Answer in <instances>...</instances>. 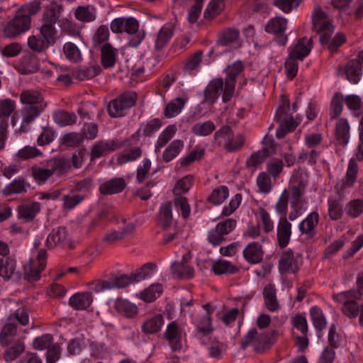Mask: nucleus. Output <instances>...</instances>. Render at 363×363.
<instances>
[{
  "label": "nucleus",
  "instance_id": "35",
  "mask_svg": "<svg viewBox=\"0 0 363 363\" xmlns=\"http://www.w3.org/2000/svg\"><path fill=\"white\" fill-rule=\"evenodd\" d=\"M20 100L25 106L46 105L42 94L34 90H25L20 95Z\"/></svg>",
  "mask_w": 363,
  "mask_h": 363
},
{
  "label": "nucleus",
  "instance_id": "2",
  "mask_svg": "<svg viewBox=\"0 0 363 363\" xmlns=\"http://www.w3.org/2000/svg\"><path fill=\"white\" fill-rule=\"evenodd\" d=\"M313 29L320 35L322 45L327 44L331 52H335L346 40L345 35L337 33L330 40L334 32V26L331 20L320 7H315L311 14Z\"/></svg>",
  "mask_w": 363,
  "mask_h": 363
},
{
  "label": "nucleus",
  "instance_id": "59",
  "mask_svg": "<svg viewBox=\"0 0 363 363\" xmlns=\"http://www.w3.org/2000/svg\"><path fill=\"white\" fill-rule=\"evenodd\" d=\"M162 291L163 287L160 284H154L141 293L140 298L146 302H152L162 294Z\"/></svg>",
  "mask_w": 363,
  "mask_h": 363
},
{
  "label": "nucleus",
  "instance_id": "54",
  "mask_svg": "<svg viewBox=\"0 0 363 363\" xmlns=\"http://www.w3.org/2000/svg\"><path fill=\"white\" fill-rule=\"evenodd\" d=\"M6 321L10 323L21 325H26L29 322V315L26 308H18L13 313H11L8 318H6Z\"/></svg>",
  "mask_w": 363,
  "mask_h": 363
},
{
  "label": "nucleus",
  "instance_id": "52",
  "mask_svg": "<svg viewBox=\"0 0 363 363\" xmlns=\"http://www.w3.org/2000/svg\"><path fill=\"white\" fill-rule=\"evenodd\" d=\"M142 150L139 147H133L129 150H124L117 157V162L121 165L127 162H133L142 156Z\"/></svg>",
  "mask_w": 363,
  "mask_h": 363
},
{
  "label": "nucleus",
  "instance_id": "24",
  "mask_svg": "<svg viewBox=\"0 0 363 363\" xmlns=\"http://www.w3.org/2000/svg\"><path fill=\"white\" fill-rule=\"evenodd\" d=\"M126 186L125 180L121 177H115L102 183L99 191L102 195H111L121 193Z\"/></svg>",
  "mask_w": 363,
  "mask_h": 363
},
{
  "label": "nucleus",
  "instance_id": "53",
  "mask_svg": "<svg viewBox=\"0 0 363 363\" xmlns=\"http://www.w3.org/2000/svg\"><path fill=\"white\" fill-rule=\"evenodd\" d=\"M264 304L267 308L274 312L279 308V303L276 297V290L272 286H266L263 291Z\"/></svg>",
  "mask_w": 363,
  "mask_h": 363
},
{
  "label": "nucleus",
  "instance_id": "42",
  "mask_svg": "<svg viewBox=\"0 0 363 363\" xmlns=\"http://www.w3.org/2000/svg\"><path fill=\"white\" fill-rule=\"evenodd\" d=\"M116 60V50L109 43L101 48V64L104 68L114 66Z\"/></svg>",
  "mask_w": 363,
  "mask_h": 363
},
{
  "label": "nucleus",
  "instance_id": "16",
  "mask_svg": "<svg viewBox=\"0 0 363 363\" xmlns=\"http://www.w3.org/2000/svg\"><path fill=\"white\" fill-rule=\"evenodd\" d=\"M110 28L115 33L125 32L128 34H134L138 30L139 23L135 18L120 17L111 21Z\"/></svg>",
  "mask_w": 363,
  "mask_h": 363
},
{
  "label": "nucleus",
  "instance_id": "51",
  "mask_svg": "<svg viewBox=\"0 0 363 363\" xmlns=\"http://www.w3.org/2000/svg\"><path fill=\"white\" fill-rule=\"evenodd\" d=\"M39 35L42 38L46 45L50 47L56 43L58 38V32L55 26L43 24L40 29Z\"/></svg>",
  "mask_w": 363,
  "mask_h": 363
},
{
  "label": "nucleus",
  "instance_id": "31",
  "mask_svg": "<svg viewBox=\"0 0 363 363\" xmlns=\"http://www.w3.org/2000/svg\"><path fill=\"white\" fill-rule=\"evenodd\" d=\"M224 86L225 82L222 79L212 80L205 89V100L214 103L220 96V91L224 89Z\"/></svg>",
  "mask_w": 363,
  "mask_h": 363
},
{
  "label": "nucleus",
  "instance_id": "30",
  "mask_svg": "<svg viewBox=\"0 0 363 363\" xmlns=\"http://www.w3.org/2000/svg\"><path fill=\"white\" fill-rule=\"evenodd\" d=\"M335 139L338 145L345 146L350 139V125L345 118H340L335 125Z\"/></svg>",
  "mask_w": 363,
  "mask_h": 363
},
{
  "label": "nucleus",
  "instance_id": "32",
  "mask_svg": "<svg viewBox=\"0 0 363 363\" xmlns=\"http://www.w3.org/2000/svg\"><path fill=\"white\" fill-rule=\"evenodd\" d=\"M161 126L162 123L159 118H154L147 121L140 130L131 135L129 138L130 139V143L133 145L138 140L140 132H142V133L145 136H151L154 133L157 131Z\"/></svg>",
  "mask_w": 363,
  "mask_h": 363
},
{
  "label": "nucleus",
  "instance_id": "17",
  "mask_svg": "<svg viewBox=\"0 0 363 363\" xmlns=\"http://www.w3.org/2000/svg\"><path fill=\"white\" fill-rule=\"evenodd\" d=\"M358 170L357 163L354 160H350L345 176L335 186L338 194L342 195L345 192L346 189L354 186L357 178Z\"/></svg>",
  "mask_w": 363,
  "mask_h": 363
},
{
  "label": "nucleus",
  "instance_id": "40",
  "mask_svg": "<svg viewBox=\"0 0 363 363\" xmlns=\"http://www.w3.org/2000/svg\"><path fill=\"white\" fill-rule=\"evenodd\" d=\"M16 333V324L10 323L6 321L0 333V345L3 347L8 346L13 341Z\"/></svg>",
  "mask_w": 363,
  "mask_h": 363
},
{
  "label": "nucleus",
  "instance_id": "39",
  "mask_svg": "<svg viewBox=\"0 0 363 363\" xmlns=\"http://www.w3.org/2000/svg\"><path fill=\"white\" fill-rule=\"evenodd\" d=\"M211 269L216 275L233 274L239 271V269L235 265L225 259H218L214 262Z\"/></svg>",
  "mask_w": 363,
  "mask_h": 363
},
{
  "label": "nucleus",
  "instance_id": "25",
  "mask_svg": "<svg viewBox=\"0 0 363 363\" xmlns=\"http://www.w3.org/2000/svg\"><path fill=\"white\" fill-rule=\"evenodd\" d=\"M318 222L319 215L318 212L313 211L299 223L298 229L302 234H306L310 238H313L315 235V228L318 225Z\"/></svg>",
  "mask_w": 363,
  "mask_h": 363
},
{
  "label": "nucleus",
  "instance_id": "34",
  "mask_svg": "<svg viewBox=\"0 0 363 363\" xmlns=\"http://www.w3.org/2000/svg\"><path fill=\"white\" fill-rule=\"evenodd\" d=\"M328 214L330 220H338L343 216V204L340 197H329L328 199Z\"/></svg>",
  "mask_w": 363,
  "mask_h": 363
},
{
  "label": "nucleus",
  "instance_id": "63",
  "mask_svg": "<svg viewBox=\"0 0 363 363\" xmlns=\"http://www.w3.org/2000/svg\"><path fill=\"white\" fill-rule=\"evenodd\" d=\"M156 269V264L152 262H147L143 264L135 273L133 274V279L135 282H138L152 276Z\"/></svg>",
  "mask_w": 363,
  "mask_h": 363
},
{
  "label": "nucleus",
  "instance_id": "23",
  "mask_svg": "<svg viewBox=\"0 0 363 363\" xmlns=\"http://www.w3.org/2000/svg\"><path fill=\"white\" fill-rule=\"evenodd\" d=\"M245 259L251 264H258L263 259L264 252L262 245L257 242L249 243L242 252Z\"/></svg>",
  "mask_w": 363,
  "mask_h": 363
},
{
  "label": "nucleus",
  "instance_id": "5",
  "mask_svg": "<svg viewBox=\"0 0 363 363\" xmlns=\"http://www.w3.org/2000/svg\"><path fill=\"white\" fill-rule=\"evenodd\" d=\"M333 299L342 304V313L348 318L353 319L360 314V305L357 301L361 299V293L356 289L342 291L333 295Z\"/></svg>",
  "mask_w": 363,
  "mask_h": 363
},
{
  "label": "nucleus",
  "instance_id": "19",
  "mask_svg": "<svg viewBox=\"0 0 363 363\" xmlns=\"http://www.w3.org/2000/svg\"><path fill=\"white\" fill-rule=\"evenodd\" d=\"M40 211V204L37 201H28L18 206L17 218L26 223L31 222Z\"/></svg>",
  "mask_w": 363,
  "mask_h": 363
},
{
  "label": "nucleus",
  "instance_id": "43",
  "mask_svg": "<svg viewBox=\"0 0 363 363\" xmlns=\"http://www.w3.org/2000/svg\"><path fill=\"white\" fill-rule=\"evenodd\" d=\"M16 268V261L11 257L1 259L0 262V276L4 281H9L13 275Z\"/></svg>",
  "mask_w": 363,
  "mask_h": 363
},
{
  "label": "nucleus",
  "instance_id": "22",
  "mask_svg": "<svg viewBox=\"0 0 363 363\" xmlns=\"http://www.w3.org/2000/svg\"><path fill=\"white\" fill-rule=\"evenodd\" d=\"M278 332L275 330L264 332L257 335L255 342V350L257 352H262L270 348L276 342Z\"/></svg>",
  "mask_w": 363,
  "mask_h": 363
},
{
  "label": "nucleus",
  "instance_id": "3",
  "mask_svg": "<svg viewBox=\"0 0 363 363\" xmlns=\"http://www.w3.org/2000/svg\"><path fill=\"white\" fill-rule=\"evenodd\" d=\"M70 160L67 158L54 157L40 164L31 167V174L39 184L45 183L54 174L60 176L66 174L70 169Z\"/></svg>",
  "mask_w": 363,
  "mask_h": 363
},
{
  "label": "nucleus",
  "instance_id": "29",
  "mask_svg": "<svg viewBox=\"0 0 363 363\" xmlns=\"http://www.w3.org/2000/svg\"><path fill=\"white\" fill-rule=\"evenodd\" d=\"M280 105L277 109L274 120L276 122L296 123L293 117L288 113L290 104L287 96L281 95L279 99Z\"/></svg>",
  "mask_w": 363,
  "mask_h": 363
},
{
  "label": "nucleus",
  "instance_id": "28",
  "mask_svg": "<svg viewBox=\"0 0 363 363\" xmlns=\"http://www.w3.org/2000/svg\"><path fill=\"white\" fill-rule=\"evenodd\" d=\"M67 233L65 228L59 227L53 229L46 240V246L50 249L55 247H65L66 244Z\"/></svg>",
  "mask_w": 363,
  "mask_h": 363
},
{
  "label": "nucleus",
  "instance_id": "62",
  "mask_svg": "<svg viewBox=\"0 0 363 363\" xmlns=\"http://www.w3.org/2000/svg\"><path fill=\"white\" fill-rule=\"evenodd\" d=\"M269 155V150L267 148H262L250 155L246 161V167L248 168L257 167L259 164H262Z\"/></svg>",
  "mask_w": 363,
  "mask_h": 363
},
{
  "label": "nucleus",
  "instance_id": "58",
  "mask_svg": "<svg viewBox=\"0 0 363 363\" xmlns=\"http://www.w3.org/2000/svg\"><path fill=\"white\" fill-rule=\"evenodd\" d=\"M216 129V125L211 121L196 123L191 128V132L197 136H208Z\"/></svg>",
  "mask_w": 363,
  "mask_h": 363
},
{
  "label": "nucleus",
  "instance_id": "20",
  "mask_svg": "<svg viewBox=\"0 0 363 363\" xmlns=\"http://www.w3.org/2000/svg\"><path fill=\"white\" fill-rule=\"evenodd\" d=\"M291 226L286 216L280 217L277 227V242L280 248H284L289 245L291 236Z\"/></svg>",
  "mask_w": 363,
  "mask_h": 363
},
{
  "label": "nucleus",
  "instance_id": "56",
  "mask_svg": "<svg viewBox=\"0 0 363 363\" xmlns=\"http://www.w3.org/2000/svg\"><path fill=\"white\" fill-rule=\"evenodd\" d=\"M163 56L155 54L147 57L144 62V68L147 69V75L157 72L162 65Z\"/></svg>",
  "mask_w": 363,
  "mask_h": 363
},
{
  "label": "nucleus",
  "instance_id": "38",
  "mask_svg": "<svg viewBox=\"0 0 363 363\" xmlns=\"http://www.w3.org/2000/svg\"><path fill=\"white\" fill-rule=\"evenodd\" d=\"M115 308L118 313L129 318L138 313L137 306L126 299L118 298L115 302Z\"/></svg>",
  "mask_w": 363,
  "mask_h": 363
},
{
  "label": "nucleus",
  "instance_id": "13",
  "mask_svg": "<svg viewBox=\"0 0 363 363\" xmlns=\"http://www.w3.org/2000/svg\"><path fill=\"white\" fill-rule=\"evenodd\" d=\"M288 24L286 18L276 16L269 20L264 27L268 33L276 35L275 40L279 45H285L288 41V37L284 34Z\"/></svg>",
  "mask_w": 363,
  "mask_h": 363
},
{
  "label": "nucleus",
  "instance_id": "36",
  "mask_svg": "<svg viewBox=\"0 0 363 363\" xmlns=\"http://www.w3.org/2000/svg\"><path fill=\"white\" fill-rule=\"evenodd\" d=\"M47 106H24L21 109L22 122L26 125H28L33 122L42 112L44 111Z\"/></svg>",
  "mask_w": 363,
  "mask_h": 363
},
{
  "label": "nucleus",
  "instance_id": "14",
  "mask_svg": "<svg viewBox=\"0 0 363 363\" xmlns=\"http://www.w3.org/2000/svg\"><path fill=\"white\" fill-rule=\"evenodd\" d=\"M30 18L23 17L16 11L14 18L4 27V35L9 38H14L27 31L30 28Z\"/></svg>",
  "mask_w": 363,
  "mask_h": 363
},
{
  "label": "nucleus",
  "instance_id": "37",
  "mask_svg": "<svg viewBox=\"0 0 363 363\" xmlns=\"http://www.w3.org/2000/svg\"><path fill=\"white\" fill-rule=\"evenodd\" d=\"M28 186L23 178L18 177L6 185L3 189L2 194L6 196L12 194H23L27 191Z\"/></svg>",
  "mask_w": 363,
  "mask_h": 363
},
{
  "label": "nucleus",
  "instance_id": "8",
  "mask_svg": "<svg viewBox=\"0 0 363 363\" xmlns=\"http://www.w3.org/2000/svg\"><path fill=\"white\" fill-rule=\"evenodd\" d=\"M47 252L44 249L38 252L35 258H30L23 267L24 277L28 281H36L40 278V273L46 267Z\"/></svg>",
  "mask_w": 363,
  "mask_h": 363
},
{
  "label": "nucleus",
  "instance_id": "12",
  "mask_svg": "<svg viewBox=\"0 0 363 363\" xmlns=\"http://www.w3.org/2000/svg\"><path fill=\"white\" fill-rule=\"evenodd\" d=\"M303 264L302 256L289 249L283 252L279 261V271L281 274H295Z\"/></svg>",
  "mask_w": 363,
  "mask_h": 363
},
{
  "label": "nucleus",
  "instance_id": "10",
  "mask_svg": "<svg viewBox=\"0 0 363 363\" xmlns=\"http://www.w3.org/2000/svg\"><path fill=\"white\" fill-rule=\"evenodd\" d=\"M235 219L227 218L219 222L214 228L208 232L207 240L213 246H218L225 240V237L230 234L236 227Z\"/></svg>",
  "mask_w": 363,
  "mask_h": 363
},
{
  "label": "nucleus",
  "instance_id": "1",
  "mask_svg": "<svg viewBox=\"0 0 363 363\" xmlns=\"http://www.w3.org/2000/svg\"><path fill=\"white\" fill-rule=\"evenodd\" d=\"M307 186L308 180L302 174L294 175L288 188L283 191L286 192L291 209L289 214V220H295L307 211L308 201L305 196Z\"/></svg>",
  "mask_w": 363,
  "mask_h": 363
},
{
  "label": "nucleus",
  "instance_id": "15",
  "mask_svg": "<svg viewBox=\"0 0 363 363\" xmlns=\"http://www.w3.org/2000/svg\"><path fill=\"white\" fill-rule=\"evenodd\" d=\"M338 74L345 77L352 84H357L362 76V69L359 61L354 59L349 60L345 66L339 67Z\"/></svg>",
  "mask_w": 363,
  "mask_h": 363
},
{
  "label": "nucleus",
  "instance_id": "27",
  "mask_svg": "<svg viewBox=\"0 0 363 363\" xmlns=\"http://www.w3.org/2000/svg\"><path fill=\"white\" fill-rule=\"evenodd\" d=\"M164 323V319L162 314H156L148 318L142 325V331L147 335H152L159 333Z\"/></svg>",
  "mask_w": 363,
  "mask_h": 363
},
{
  "label": "nucleus",
  "instance_id": "46",
  "mask_svg": "<svg viewBox=\"0 0 363 363\" xmlns=\"http://www.w3.org/2000/svg\"><path fill=\"white\" fill-rule=\"evenodd\" d=\"M172 274L180 279H191L194 277V270L186 262H174L171 266Z\"/></svg>",
  "mask_w": 363,
  "mask_h": 363
},
{
  "label": "nucleus",
  "instance_id": "6",
  "mask_svg": "<svg viewBox=\"0 0 363 363\" xmlns=\"http://www.w3.org/2000/svg\"><path fill=\"white\" fill-rule=\"evenodd\" d=\"M131 145L130 139L123 140L118 139L98 140L91 145L90 160L91 161H94L96 159L105 157L122 147L130 146Z\"/></svg>",
  "mask_w": 363,
  "mask_h": 363
},
{
  "label": "nucleus",
  "instance_id": "50",
  "mask_svg": "<svg viewBox=\"0 0 363 363\" xmlns=\"http://www.w3.org/2000/svg\"><path fill=\"white\" fill-rule=\"evenodd\" d=\"M62 7L57 4H52L46 8L43 13V24L55 26L57 22Z\"/></svg>",
  "mask_w": 363,
  "mask_h": 363
},
{
  "label": "nucleus",
  "instance_id": "41",
  "mask_svg": "<svg viewBox=\"0 0 363 363\" xmlns=\"http://www.w3.org/2000/svg\"><path fill=\"white\" fill-rule=\"evenodd\" d=\"M184 148V142L182 140H174L165 148L162 153V160L165 162H169L179 155Z\"/></svg>",
  "mask_w": 363,
  "mask_h": 363
},
{
  "label": "nucleus",
  "instance_id": "48",
  "mask_svg": "<svg viewBox=\"0 0 363 363\" xmlns=\"http://www.w3.org/2000/svg\"><path fill=\"white\" fill-rule=\"evenodd\" d=\"M53 120L60 126L65 127L74 124L77 116L74 113L60 110L53 113Z\"/></svg>",
  "mask_w": 363,
  "mask_h": 363
},
{
  "label": "nucleus",
  "instance_id": "11",
  "mask_svg": "<svg viewBox=\"0 0 363 363\" xmlns=\"http://www.w3.org/2000/svg\"><path fill=\"white\" fill-rule=\"evenodd\" d=\"M243 70V64L238 60L229 65L226 69L227 77L225 80L224 91L222 96V100L224 103L228 102L235 91L236 79Z\"/></svg>",
  "mask_w": 363,
  "mask_h": 363
},
{
  "label": "nucleus",
  "instance_id": "7",
  "mask_svg": "<svg viewBox=\"0 0 363 363\" xmlns=\"http://www.w3.org/2000/svg\"><path fill=\"white\" fill-rule=\"evenodd\" d=\"M137 94L135 91H125L108 104V111L110 116L117 118L123 116L124 111L135 104Z\"/></svg>",
  "mask_w": 363,
  "mask_h": 363
},
{
  "label": "nucleus",
  "instance_id": "4",
  "mask_svg": "<svg viewBox=\"0 0 363 363\" xmlns=\"http://www.w3.org/2000/svg\"><path fill=\"white\" fill-rule=\"evenodd\" d=\"M245 141L244 134L235 133L229 125H223L215 132L213 143L228 152H235L243 147Z\"/></svg>",
  "mask_w": 363,
  "mask_h": 363
},
{
  "label": "nucleus",
  "instance_id": "61",
  "mask_svg": "<svg viewBox=\"0 0 363 363\" xmlns=\"http://www.w3.org/2000/svg\"><path fill=\"white\" fill-rule=\"evenodd\" d=\"M323 148H308L303 150L299 154L298 160L299 162L307 161L309 164H313L317 162Z\"/></svg>",
  "mask_w": 363,
  "mask_h": 363
},
{
  "label": "nucleus",
  "instance_id": "49",
  "mask_svg": "<svg viewBox=\"0 0 363 363\" xmlns=\"http://www.w3.org/2000/svg\"><path fill=\"white\" fill-rule=\"evenodd\" d=\"M177 128L175 125H169L160 134L155 144V152L160 151L161 148L164 147L169 141L174 136Z\"/></svg>",
  "mask_w": 363,
  "mask_h": 363
},
{
  "label": "nucleus",
  "instance_id": "55",
  "mask_svg": "<svg viewBox=\"0 0 363 363\" xmlns=\"http://www.w3.org/2000/svg\"><path fill=\"white\" fill-rule=\"evenodd\" d=\"M228 189L225 186H220L214 189L208 197V201L213 205H220L228 198Z\"/></svg>",
  "mask_w": 363,
  "mask_h": 363
},
{
  "label": "nucleus",
  "instance_id": "60",
  "mask_svg": "<svg viewBox=\"0 0 363 363\" xmlns=\"http://www.w3.org/2000/svg\"><path fill=\"white\" fill-rule=\"evenodd\" d=\"M185 103L186 101L182 98H176L171 101L165 107V116L173 118L178 115L184 108Z\"/></svg>",
  "mask_w": 363,
  "mask_h": 363
},
{
  "label": "nucleus",
  "instance_id": "21",
  "mask_svg": "<svg viewBox=\"0 0 363 363\" xmlns=\"http://www.w3.org/2000/svg\"><path fill=\"white\" fill-rule=\"evenodd\" d=\"M239 39V30L234 28H227L219 32L216 40V45L225 47L233 46L238 44Z\"/></svg>",
  "mask_w": 363,
  "mask_h": 363
},
{
  "label": "nucleus",
  "instance_id": "26",
  "mask_svg": "<svg viewBox=\"0 0 363 363\" xmlns=\"http://www.w3.org/2000/svg\"><path fill=\"white\" fill-rule=\"evenodd\" d=\"M174 33V26L172 23L164 24L159 30L155 40V49L157 51L162 50L169 42Z\"/></svg>",
  "mask_w": 363,
  "mask_h": 363
},
{
  "label": "nucleus",
  "instance_id": "44",
  "mask_svg": "<svg viewBox=\"0 0 363 363\" xmlns=\"http://www.w3.org/2000/svg\"><path fill=\"white\" fill-rule=\"evenodd\" d=\"M309 313L313 325L317 331L320 332L325 328L327 320L320 307L316 306H312L310 308Z\"/></svg>",
  "mask_w": 363,
  "mask_h": 363
},
{
  "label": "nucleus",
  "instance_id": "57",
  "mask_svg": "<svg viewBox=\"0 0 363 363\" xmlns=\"http://www.w3.org/2000/svg\"><path fill=\"white\" fill-rule=\"evenodd\" d=\"M346 214L352 218L359 217L363 213V200L357 199L350 201L345 207Z\"/></svg>",
  "mask_w": 363,
  "mask_h": 363
},
{
  "label": "nucleus",
  "instance_id": "18",
  "mask_svg": "<svg viewBox=\"0 0 363 363\" xmlns=\"http://www.w3.org/2000/svg\"><path fill=\"white\" fill-rule=\"evenodd\" d=\"M313 48L312 38H301L289 48V55L300 61L303 60Z\"/></svg>",
  "mask_w": 363,
  "mask_h": 363
},
{
  "label": "nucleus",
  "instance_id": "45",
  "mask_svg": "<svg viewBox=\"0 0 363 363\" xmlns=\"http://www.w3.org/2000/svg\"><path fill=\"white\" fill-rule=\"evenodd\" d=\"M74 16L81 22H92L96 17V9L91 6H80L75 10Z\"/></svg>",
  "mask_w": 363,
  "mask_h": 363
},
{
  "label": "nucleus",
  "instance_id": "33",
  "mask_svg": "<svg viewBox=\"0 0 363 363\" xmlns=\"http://www.w3.org/2000/svg\"><path fill=\"white\" fill-rule=\"evenodd\" d=\"M92 301L91 293H77L70 297L69 303L74 309L84 310L89 307Z\"/></svg>",
  "mask_w": 363,
  "mask_h": 363
},
{
  "label": "nucleus",
  "instance_id": "47",
  "mask_svg": "<svg viewBox=\"0 0 363 363\" xmlns=\"http://www.w3.org/2000/svg\"><path fill=\"white\" fill-rule=\"evenodd\" d=\"M101 69L99 65L93 64L89 67H84L74 71V76L76 79L84 81L91 79L100 74Z\"/></svg>",
  "mask_w": 363,
  "mask_h": 363
},
{
  "label": "nucleus",
  "instance_id": "64",
  "mask_svg": "<svg viewBox=\"0 0 363 363\" xmlns=\"http://www.w3.org/2000/svg\"><path fill=\"white\" fill-rule=\"evenodd\" d=\"M25 345L23 341L18 340L11 345L4 354V359L7 362L17 359L24 351Z\"/></svg>",
  "mask_w": 363,
  "mask_h": 363
},
{
  "label": "nucleus",
  "instance_id": "9",
  "mask_svg": "<svg viewBox=\"0 0 363 363\" xmlns=\"http://www.w3.org/2000/svg\"><path fill=\"white\" fill-rule=\"evenodd\" d=\"M186 337L184 328L177 321L170 322L163 333V338L173 352H180L183 347V341Z\"/></svg>",
  "mask_w": 363,
  "mask_h": 363
}]
</instances>
